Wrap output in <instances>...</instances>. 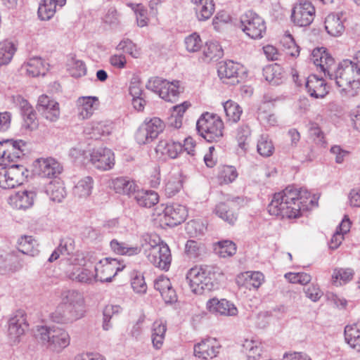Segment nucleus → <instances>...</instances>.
<instances>
[{
	"instance_id": "nucleus-5",
	"label": "nucleus",
	"mask_w": 360,
	"mask_h": 360,
	"mask_svg": "<svg viewBox=\"0 0 360 360\" xmlns=\"http://www.w3.org/2000/svg\"><path fill=\"white\" fill-rule=\"evenodd\" d=\"M34 337L41 345L56 352H60L70 343L69 333L64 328L55 326H37Z\"/></svg>"
},
{
	"instance_id": "nucleus-13",
	"label": "nucleus",
	"mask_w": 360,
	"mask_h": 360,
	"mask_svg": "<svg viewBox=\"0 0 360 360\" xmlns=\"http://www.w3.org/2000/svg\"><path fill=\"white\" fill-rule=\"evenodd\" d=\"M124 265H122L117 259L105 257L94 266L96 281L110 282L118 271H122Z\"/></svg>"
},
{
	"instance_id": "nucleus-55",
	"label": "nucleus",
	"mask_w": 360,
	"mask_h": 360,
	"mask_svg": "<svg viewBox=\"0 0 360 360\" xmlns=\"http://www.w3.org/2000/svg\"><path fill=\"white\" fill-rule=\"evenodd\" d=\"M120 311V307L118 305H108L105 307L103 312V328L105 330H108L112 328L110 320L112 318L117 315Z\"/></svg>"
},
{
	"instance_id": "nucleus-23",
	"label": "nucleus",
	"mask_w": 360,
	"mask_h": 360,
	"mask_svg": "<svg viewBox=\"0 0 360 360\" xmlns=\"http://www.w3.org/2000/svg\"><path fill=\"white\" fill-rule=\"evenodd\" d=\"M305 86L309 94L315 98H323L328 93V86L325 80L315 75L309 76Z\"/></svg>"
},
{
	"instance_id": "nucleus-43",
	"label": "nucleus",
	"mask_w": 360,
	"mask_h": 360,
	"mask_svg": "<svg viewBox=\"0 0 360 360\" xmlns=\"http://www.w3.org/2000/svg\"><path fill=\"white\" fill-rule=\"evenodd\" d=\"M58 4L53 0H42L38 8V16L41 20H49L55 14Z\"/></svg>"
},
{
	"instance_id": "nucleus-53",
	"label": "nucleus",
	"mask_w": 360,
	"mask_h": 360,
	"mask_svg": "<svg viewBox=\"0 0 360 360\" xmlns=\"http://www.w3.org/2000/svg\"><path fill=\"white\" fill-rule=\"evenodd\" d=\"M257 148L258 153L263 157H269L274 151V146L267 135L260 136Z\"/></svg>"
},
{
	"instance_id": "nucleus-16",
	"label": "nucleus",
	"mask_w": 360,
	"mask_h": 360,
	"mask_svg": "<svg viewBox=\"0 0 360 360\" xmlns=\"http://www.w3.org/2000/svg\"><path fill=\"white\" fill-rule=\"evenodd\" d=\"M37 110L39 113L49 122H56L60 117L59 104L46 95L39 97Z\"/></svg>"
},
{
	"instance_id": "nucleus-54",
	"label": "nucleus",
	"mask_w": 360,
	"mask_h": 360,
	"mask_svg": "<svg viewBox=\"0 0 360 360\" xmlns=\"http://www.w3.org/2000/svg\"><path fill=\"white\" fill-rule=\"evenodd\" d=\"M250 134V129L248 125H242L237 130L236 139L238 144L244 153L248 150Z\"/></svg>"
},
{
	"instance_id": "nucleus-51",
	"label": "nucleus",
	"mask_w": 360,
	"mask_h": 360,
	"mask_svg": "<svg viewBox=\"0 0 360 360\" xmlns=\"http://www.w3.org/2000/svg\"><path fill=\"white\" fill-rule=\"evenodd\" d=\"M354 271L352 269H335L332 275L333 282L335 285H342L352 279Z\"/></svg>"
},
{
	"instance_id": "nucleus-49",
	"label": "nucleus",
	"mask_w": 360,
	"mask_h": 360,
	"mask_svg": "<svg viewBox=\"0 0 360 360\" xmlns=\"http://www.w3.org/2000/svg\"><path fill=\"white\" fill-rule=\"evenodd\" d=\"M216 253L221 257H231L236 252V245L231 240L219 241L214 248Z\"/></svg>"
},
{
	"instance_id": "nucleus-30",
	"label": "nucleus",
	"mask_w": 360,
	"mask_h": 360,
	"mask_svg": "<svg viewBox=\"0 0 360 360\" xmlns=\"http://www.w3.org/2000/svg\"><path fill=\"white\" fill-rule=\"evenodd\" d=\"M39 245L31 236H23L18 240V249L24 255L34 257L38 255Z\"/></svg>"
},
{
	"instance_id": "nucleus-20",
	"label": "nucleus",
	"mask_w": 360,
	"mask_h": 360,
	"mask_svg": "<svg viewBox=\"0 0 360 360\" xmlns=\"http://www.w3.org/2000/svg\"><path fill=\"white\" fill-rule=\"evenodd\" d=\"M310 60L315 65L319 67L321 71L324 72L325 75H327L331 78L333 75L330 74V71L332 66L334 65V59L325 48L314 49L310 55Z\"/></svg>"
},
{
	"instance_id": "nucleus-52",
	"label": "nucleus",
	"mask_w": 360,
	"mask_h": 360,
	"mask_svg": "<svg viewBox=\"0 0 360 360\" xmlns=\"http://www.w3.org/2000/svg\"><path fill=\"white\" fill-rule=\"evenodd\" d=\"M14 254L13 252L5 253L0 251V269L6 271H15L18 270L20 266L15 264L13 262Z\"/></svg>"
},
{
	"instance_id": "nucleus-40",
	"label": "nucleus",
	"mask_w": 360,
	"mask_h": 360,
	"mask_svg": "<svg viewBox=\"0 0 360 360\" xmlns=\"http://www.w3.org/2000/svg\"><path fill=\"white\" fill-rule=\"evenodd\" d=\"M111 250L116 254L122 255H136L141 252V248L137 246H129L125 243L120 242L117 239H113L110 243Z\"/></svg>"
},
{
	"instance_id": "nucleus-50",
	"label": "nucleus",
	"mask_w": 360,
	"mask_h": 360,
	"mask_svg": "<svg viewBox=\"0 0 360 360\" xmlns=\"http://www.w3.org/2000/svg\"><path fill=\"white\" fill-rule=\"evenodd\" d=\"M143 125L148 131L149 137L153 140L158 137L165 127L163 122L158 117H153L149 121H146Z\"/></svg>"
},
{
	"instance_id": "nucleus-8",
	"label": "nucleus",
	"mask_w": 360,
	"mask_h": 360,
	"mask_svg": "<svg viewBox=\"0 0 360 360\" xmlns=\"http://www.w3.org/2000/svg\"><path fill=\"white\" fill-rule=\"evenodd\" d=\"M240 23L243 31L252 39H261L266 33L264 20L252 11H248L241 16Z\"/></svg>"
},
{
	"instance_id": "nucleus-57",
	"label": "nucleus",
	"mask_w": 360,
	"mask_h": 360,
	"mask_svg": "<svg viewBox=\"0 0 360 360\" xmlns=\"http://www.w3.org/2000/svg\"><path fill=\"white\" fill-rule=\"evenodd\" d=\"M185 45L188 51L196 52L202 45V40L197 33H193L185 38Z\"/></svg>"
},
{
	"instance_id": "nucleus-41",
	"label": "nucleus",
	"mask_w": 360,
	"mask_h": 360,
	"mask_svg": "<svg viewBox=\"0 0 360 360\" xmlns=\"http://www.w3.org/2000/svg\"><path fill=\"white\" fill-rule=\"evenodd\" d=\"M16 51L15 44L8 40L0 42V66L8 64Z\"/></svg>"
},
{
	"instance_id": "nucleus-18",
	"label": "nucleus",
	"mask_w": 360,
	"mask_h": 360,
	"mask_svg": "<svg viewBox=\"0 0 360 360\" xmlns=\"http://www.w3.org/2000/svg\"><path fill=\"white\" fill-rule=\"evenodd\" d=\"M221 345L214 338H205L194 346V354L203 359H213L219 352Z\"/></svg>"
},
{
	"instance_id": "nucleus-33",
	"label": "nucleus",
	"mask_w": 360,
	"mask_h": 360,
	"mask_svg": "<svg viewBox=\"0 0 360 360\" xmlns=\"http://www.w3.org/2000/svg\"><path fill=\"white\" fill-rule=\"evenodd\" d=\"M345 339L351 347L360 352V322L345 328Z\"/></svg>"
},
{
	"instance_id": "nucleus-14",
	"label": "nucleus",
	"mask_w": 360,
	"mask_h": 360,
	"mask_svg": "<svg viewBox=\"0 0 360 360\" xmlns=\"http://www.w3.org/2000/svg\"><path fill=\"white\" fill-rule=\"evenodd\" d=\"M90 162L95 168L102 171L111 169L115 165L113 152L105 147L94 148L89 153Z\"/></svg>"
},
{
	"instance_id": "nucleus-15",
	"label": "nucleus",
	"mask_w": 360,
	"mask_h": 360,
	"mask_svg": "<svg viewBox=\"0 0 360 360\" xmlns=\"http://www.w3.org/2000/svg\"><path fill=\"white\" fill-rule=\"evenodd\" d=\"M34 172L41 177L57 178L63 167L54 158H39L33 162Z\"/></svg>"
},
{
	"instance_id": "nucleus-34",
	"label": "nucleus",
	"mask_w": 360,
	"mask_h": 360,
	"mask_svg": "<svg viewBox=\"0 0 360 360\" xmlns=\"http://www.w3.org/2000/svg\"><path fill=\"white\" fill-rule=\"evenodd\" d=\"M134 199L141 207L150 208L158 202L159 196L153 191H137Z\"/></svg>"
},
{
	"instance_id": "nucleus-64",
	"label": "nucleus",
	"mask_w": 360,
	"mask_h": 360,
	"mask_svg": "<svg viewBox=\"0 0 360 360\" xmlns=\"http://www.w3.org/2000/svg\"><path fill=\"white\" fill-rule=\"evenodd\" d=\"M86 68L85 63L82 60H75L71 68V75L74 77H80L86 75Z\"/></svg>"
},
{
	"instance_id": "nucleus-42",
	"label": "nucleus",
	"mask_w": 360,
	"mask_h": 360,
	"mask_svg": "<svg viewBox=\"0 0 360 360\" xmlns=\"http://www.w3.org/2000/svg\"><path fill=\"white\" fill-rule=\"evenodd\" d=\"M69 277L72 281L83 283H91L94 281H96L94 270L85 268H77L70 274Z\"/></svg>"
},
{
	"instance_id": "nucleus-38",
	"label": "nucleus",
	"mask_w": 360,
	"mask_h": 360,
	"mask_svg": "<svg viewBox=\"0 0 360 360\" xmlns=\"http://www.w3.org/2000/svg\"><path fill=\"white\" fill-rule=\"evenodd\" d=\"M94 180L91 176H85L79 180L74 187L75 196L79 198H86L91 193Z\"/></svg>"
},
{
	"instance_id": "nucleus-27",
	"label": "nucleus",
	"mask_w": 360,
	"mask_h": 360,
	"mask_svg": "<svg viewBox=\"0 0 360 360\" xmlns=\"http://www.w3.org/2000/svg\"><path fill=\"white\" fill-rule=\"evenodd\" d=\"M324 24L327 32L333 37L341 35L345 30L342 15L339 13H330L328 15Z\"/></svg>"
},
{
	"instance_id": "nucleus-35",
	"label": "nucleus",
	"mask_w": 360,
	"mask_h": 360,
	"mask_svg": "<svg viewBox=\"0 0 360 360\" xmlns=\"http://www.w3.org/2000/svg\"><path fill=\"white\" fill-rule=\"evenodd\" d=\"M283 75L281 67L277 63L263 68V76L265 79L274 85H278L282 82Z\"/></svg>"
},
{
	"instance_id": "nucleus-58",
	"label": "nucleus",
	"mask_w": 360,
	"mask_h": 360,
	"mask_svg": "<svg viewBox=\"0 0 360 360\" xmlns=\"http://www.w3.org/2000/svg\"><path fill=\"white\" fill-rule=\"evenodd\" d=\"M181 188V181L179 178L171 177L166 183L165 192L167 197L171 198L179 192Z\"/></svg>"
},
{
	"instance_id": "nucleus-59",
	"label": "nucleus",
	"mask_w": 360,
	"mask_h": 360,
	"mask_svg": "<svg viewBox=\"0 0 360 360\" xmlns=\"http://www.w3.org/2000/svg\"><path fill=\"white\" fill-rule=\"evenodd\" d=\"M116 49L122 51L131 55L133 58H138L139 55L136 44L129 39L122 40L117 46Z\"/></svg>"
},
{
	"instance_id": "nucleus-32",
	"label": "nucleus",
	"mask_w": 360,
	"mask_h": 360,
	"mask_svg": "<svg viewBox=\"0 0 360 360\" xmlns=\"http://www.w3.org/2000/svg\"><path fill=\"white\" fill-rule=\"evenodd\" d=\"M183 147L178 142H167L161 141L156 146L155 151L157 153H161L163 155H167L170 158H176L182 151Z\"/></svg>"
},
{
	"instance_id": "nucleus-29",
	"label": "nucleus",
	"mask_w": 360,
	"mask_h": 360,
	"mask_svg": "<svg viewBox=\"0 0 360 360\" xmlns=\"http://www.w3.org/2000/svg\"><path fill=\"white\" fill-rule=\"evenodd\" d=\"M112 188L116 193L124 195H131L136 191V185L134 181L127 177H117L112 180Z\"/></svg>"
},
{
	"instance_id": "nucleus-63",
	"label": "nucleus",
	"mask_w": 360,
	"mask_h": 360,
	"mask_svg": "<svg viewBox=\"0 0 360 360\" xmlns=\"http://www.w3.org/2000/svg\"><path fill=\"white\" fill-rule=\"evenodd\" d=\"M129 94L132 97L141 96L143 89L141 86V82L138 77H133L131 79L129 88Z\"/></svg>"
},
{
	"instance_id": "nucleus-10",
	"label": "nucleus",
	"mask_w": 360,
	"mask_h": 360,
	"mask_svg": "<svg viewBox=\"0 0 360 360\" xmlns=\"http://www.w3.org/2000/svg\"><path fill=\"white\" fill-rule=\"evenodd\" d=\"M28 170L22 165L13 164L0 171V186L10 189L21 185L27 176Z\"/></svg>"
},
{
	"instance_id": "nucleus-28",
	"label": "nucleus",
	"mask_w": 360,
	"mask_h": 360,
	"mask_svg": "<svg viewBox=\"0 0 360 360\" xmlns=\"http://www.w3.org/2000/svg\"><path fill=\"white\" fill-rule=\"evenodd\" d=\"M35 196L36 194L34 192L24 190L18 191L14 195L11 196V200L15 208L18 210H25L33 205Z\"/></svg>"
},
{
	"instance_id": "nucleus-12",
	"label": "nucleus",
	"mask_w": 360,
	"mask_h": 360,
	"mask_svg": "<svg viewBox=\"0 0 360 360\" xmlns=\"http://www.w3.org/2000/svg\"><path fill=\"white\" fill-rule=\"evenodd\" d=\"M315 7L309 1H300L292 9L291 20L295 25L307 27L315 17Z\"/></svg>"
},
{
	"instance_id": "nucleus-21",
	"label": "nucleus",
	"mask_w": 360,
	"mask_h": 360,
	"mask_svg": "<svg viewBox=\"0 0 360 360\" xmlns=\"http://www.w3.org/2000/svg\"><path fill=\"white\" fill-rule=\"evenodd\" d=\"M206 307L210 313L215 315L232 316L238 314L236 306L226 299L219 300L214 297L207 302Z\"/></svg>"
},
{
	"instance_id": "nucleus-3",
	"label": "nucleus",
	"mask_w": 360,
	"mask_h": 360,
	"mask_svg": "<svg viewBox=\"0 0 360 360\" xmlns=\"http://www.w3.org/2000/svg\"><path fill=\"white\" fill-rule=\"evenodd\" d=\"M219 274V269L215 266H195L188 271L186 280L191 290L201 295L218 288L217 276Z\"/></svg>"
},
{
	"instance_id": "nucleus-47",
	"label": "nucleus",
	"mask_w": 360,
	"mask_h": 360,
	"mask_svg": "<svg viewBox=\"0 0 360 360\" xmlns=\"http://www.w3.org/2000/svg\"><path fill=\"white\" fill-rule=\"evenodd\" d=\"M226 115L229 121L237 122L243 112L241 107L236 102L229 100L223 103Z\"/></svg>"
},
{
	"instance_id": "nucleus-60",
	"label": "nucleus",
	"mask_w": 360,
	"mask_h": 360,
	"mask_svg": "<svg viewBox=\"0 0 360 360\" xmlns=\"http://www.w3.org/2000/svg\"><path fill=\"white\" fill-rule=\"evenodd\" d=\"M303 291L306 297L313 302H317L323 295L319 285L314 283L304 286Z\"/></svg>"
},
{
	"instance_id": "nucleus-25",
	"label": "nucleus",
	"mask_w": 360,
	"mask_h": 360,
	"mask_svg": "<svg viewBox=\"0 0 360 360\" xmlns=\"http://www.w3.org/2000/svg\"><path fill=\"white\" fill-rule=\"evenodd\" d=\"M6 165L9 162H14L25 155L27 150L26 143L22 140L14 141L13 139L6 140Z\"/></svg>"
},
{
	"instance_id": "nucleus-1",
	"label": "nucleus",
	"mask_w": 360,
	"mask_h": 360,
	"mask_svg": "<svg viewBox=\"0 0 360 360\" xmlns=\"http://www.w3.org/2000/svg\"><path fill=\"white\" fill-rule=\"evenodd\" d=\"M318 202L314 196L306 189H296L293 186H288L283 191L274 195L267 207L271 215L281 218H297L302 211H307Z\"/></svg>"
},
{
	"instance_id": "nucleus-31",
	"label": "nucleus",
	"mask_w": 360,
	"mask_h": 360,
	"mask_svg": "<svg viewBox=\"0 0 360 360\" xmlns=\"http://www.w3.org/2000/svg\"><path fill=\"white\" fill-rule=\"evenodd\" d=\"M22 71L32 77H37L42 74L44 75V63L41 58L33 57L28 60L27 63H25L21 68Z\"/></svg>"
},
{
	"instance_id": "nucleus-4",
	"label": "nucleus",
	"mask_w": 360,
	"mask_h": 360,
	"mask_svg": "<svg viewBox=\"0 0 360 360\" xmlns=\"http://www.w3.org/2000/svg\"><path fill=\"white\" fill-rule=\"evenodd\" d=\"M331 79H334L340 94L347 97H354L360 89V76L354 69L351 60L345 59L340 63Z\"/></svg>"
},
{
	"instance_id": "nucleus-45",
	"label": "nucleus",
	"mask_w": 360,
	"mask_h": 360,
	"mask_svg": "<svg viewBox=\"0 0 360 360\" xmlns=\"http://www.w3.org/2000/svg\"><path fill=\"white\" fill-rule=\"evenodd\" d=\"M244 278L245 281L242 285H245L246 288H250V287H253L254 288H258L262 281H264V276L262 273L259 271L250 272L247 271L245 274H242V277H239L238 278V283L240 285V280Z\"/></svg>"
},
{
	"instance_id": "nucleus-39",
	"label": "nucleus",
	"mask_w": 360,
	"mask_h": 360,
	"mask_svg": "<svg viewBox=\"0 0 360 360\" xmlns=\"http://www.w3.org/2000/svg\"><path fill=\"white\" fill-rule=\"evenodd\" d=\"M84 132L91 139H98L101 136L110 134V127L103 122H92L85 127Z\"/></svg>"
},
{
	"instance_id": "nucleus-6",
	"label": "nucleus",
	"mask_w": 360,
	"mask_h": 360,
	"mask_svg": "<svg viewBox=\"0 0 360 360\" xmlns=\"http://www.w3.org/2000/svg\"><path fill=\"white\" fill-rule=\"evenodd\" d=\"M196 129L207 142H217L224 136V123L214 114L205 112L198 120Z\"/></svg>"
},
{
	"instance_id": "nucleus-44",
	"label": "nucleus",
	"mask_w": 360,
	"mask_h": 360,
	"mask_svg": "<svg viewBox=\"0 0 360 360\" xmlns=\"http://www.w3.org/2000/svg\"><path fill=\"white\" fill-rule=\"evenodd\" d=\"M243 351L248 360H257L262 351L261 343L253 340H245L243 344Z\"/></svg>"
},
{
	"instance_id": "nucleus-37",
	"label": "nucleus",
	"mask_w": 360,
	"mask_h": 360,
	"mask_svg": "<svg viewBox=\"0 0 360 360\" xmlns=\"http://www.w3.org/2000/svg\"><path fill=\"white\" fill-rule=\"evenodd\" d=\"M224 55L221 46L217 42L206 43L203 51L202 60L205 63L217 61Z\"/></svg>"
},
{
	"instance_id": "nucleus-26",
	"label": "nucleus",
	"mask_w": 360,
	"mask_h": 360,
	"mask_svg": "<svg viewBox=\"0 0 360 360\" xmlns=\"http://www.w3.org/2000/svg\"><path fill=\"white\" fill-rule=\"evenodd\" d=\"M79 118L90 117L98 105V98L96 96L79 97L77 101Z\"/></svg>"
},
{
	"instance_id": "nucleus-17",
	"label": "nucleus",
	"mask_w": 360,
	"mask_h": 360,
	"mask_svg": "<svg viewBox=\"0 0 360 360\" xmlns=\"http://www.w3.org/2000/svg\"><path fill=\"white\" fill-rule=\"evenodd\" d=\"M26 315L22 310H18L8 321V334L11 342L15 343L19 338L28 329Z\"/></svg>"
},
{
	"instance_id": "nucleus-2",
	"label": "nucleus",
	"mask_w": 360,
	"mask_h": 360,
	"mask_svg": "<svg viewBox=\"0 0 360 360\" xmlns=\"http://www.w3.org/2000/svg\"><path fill=\"white\" fill-rule=\"evenodd\" d=\"M84 314V300L81 293L76 290L64 292L62 302L51 315L53 322L67 324L83 317Z\"/></svg>"
},
{
	"instance_id": "nucleus-46",
	"label": "nucleus",
	"mask_w": 360,
	"mask_h": 360,
	"mask_svg": "<svg viewBox=\"0 0 360 360\" xmlns=\"http://www.w3.org/2000/svg\"><path fill=\"white\" fill-rule=\"evenodd\" d=\"M195 13L198 19L201 21L208 20L214 11L213 0H203L201 5L195 6Z\"/></svg>"
},
{
	"instance_id": "nucleus-36",
	"label": "nucleus",
	"mask_w": 360,
	"mask_h": 360,
	"mask_svg": "<svg viewBox=\"0 0 360 360\" xmlns=\"http://www.w3.org/2000/svg\"><path fill=\"white\" fill-rule=\"evenodd\" d=\"M46 192L50 200L56 202H62L66 195L63 184L58 181H51L46 186Z\"/></svg>"
},
{
	"instance_id": "nucleus-48",
	"label": "nucleus",
	"mask_w": 360,
	"mask_h": 360,
	"mask_svg": "<svg viewBox=\"0 0 360 360\" xmlns=\"http://www.w3.org/2000/svg\"><path fill=\"white\" fill-rule=\"evenodd\" d=\"M185 252L190 258L195 259L205 254L206 248L200 242L189 240L185 245Z\"/></svg>"
},
{
	"instance_id": "nucleus-11",
	"label": "nucleus",
	"mask_w": 360,
	"mask_h": 360,
	"mask_svg": "<svg viewBox=\"0 0 360 360\" xmlns=\"http://www.w3.org/2000/svg\"><path fill=\"white\" fill-rule=\"evenodd\" d=\"M28 170L22 165L13 164L0 171V186L10 189L21 185L27 176Z\"/></svg>"
},
{
	"instance_id": "nucleus-19",
	"label": "nucleus",
	"mask_w": 360,
	"mask_h": 360,
	"mask_svg": "<svg viewBox=\"0 0 360 360\" xmlns=\"http://www.w3.org/2000/svg\"><path fill=\"white\" fill-rule=\"evenodd\" d=\"M242 67L233 60L221 62L218 65L217 72L224 83L235 85L239 83L238 71Z\"/></svg>"
},
{
	"instance_id": "nucleus-56",
	"label": "nucleus",
	"mask_w": 360,
	"mask_h": 360,
	"mask_svg": "<svg viewBox=\"0 0 360 360\" xmlns=\"http://www.w3.org/2000/svg\"><path fill=\"white\" fill-rule=\"evenodd\" d=\"M238 176L236 168L233 166H224L220 170L218 178L221 184L233 182Z\"/></svg>"
},
{
	"instance_id": "nucleus-9",
	"label": "nucleus",
	"mask_w": 360,
	"mask_h": 360,
	"mask_svg": "<svg viewBox=\"0 0 360 360\" xmlns=\"http://www.w3.org/2000/svg\"><path fill=\"white\" fill-rule=\"evenodd\" d=\"M145 252L148 261L155 267L165 271L169 269L172 256L169 246L166 243H150V248H146Z\"/></svg>"
},
{
	"instance_id": "nucleus-7",
	"label": "nucleus",
	"mask_w": 360,
	"mask_h": 360,
	"mask_svg": "<svg viewBox=\"0 0 360 360\" xmlns=\"http://www.w3.org/2000/svg\"><path fill=\"white\" fill-rule=\"evenodd\" d=\"M146 87L158 94L163 100L171 103L176 102L180 94L179 81L174 80L169 82L159 77L149 79Z\"/></svg>"
},
{
	"instance_id": "nucleus-22",
	"label": "nucleus",
	"mask_w": 360,
	"mask_h": 360,
	"mask_svg": "<svg viewBox=\"0 0 360 360\" xmlns=\"http://www.w3.org/2000/svg\"><path fill=\"white\" fill-rule=\"evenodd\" d=\"M187 217L186 207L179 205H167L164 210V218L167 225L174 226L184 221Z\"/></svg>"
},
{
	"instance_id": "nucleus-62",
	"label": "nucleus",
	"mask_w": 360,
	"mask_h": 360,
	"mask_svg": "<svg viewBox=\"0 0 360 360\" xmlns=\"http://www.w3.org/2000/svg\"><path fill=\"white\" fill-rule=\"evenodd\" d=\"M294 157L300 162L311 161L314 157L312 148L304 147L301 150L295 152Z\"/></svg>"
},
{
	"instance_id": "nucleus-24",
	"label": "nucleus",
	"mask_w": 360,
	"mask_h": 360,
	"mask_svg": "<svg viewBox=\"0 0 360 360\" xmlns=\"http://www.w3.org/2000/svg\"><path fill=\"white\" fill-rule=\"evenodd\" d=\"M215 214L229 224H234L238 219L236 205L233 200L218 203L214 209Z\"/></svg>"
},
{
	"instance_id": "nucleus-61",
	"label": "nucleus",
	"mask_w": 360,
	"mask_h": 360,
	"mask_svg": "<svg viewBox=\"0 0 360 360\" xmlns=\"http://www.w3.org/2000/svg\"><path fill=\"white\" fill-rule=\"evenodd\" d=\"M23 117L24 123L23 127L29 130H34L37 128L38 122L37 121V116L34 110L27 112V113L22 114Z\"/></svg>"
}]
</instances>
